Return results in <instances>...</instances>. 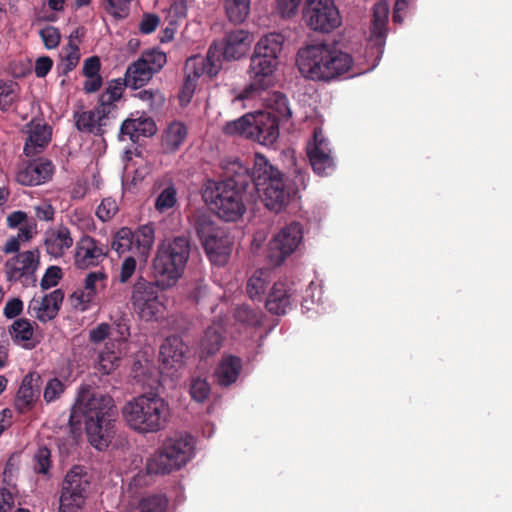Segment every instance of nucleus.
Returning <instances> with one entry per match:
<instances>
[{"label":"nucleus","instance_id":"1","mask_svg":"<svg viewBox=\"0 0 512 512\" xmlns=\"http://www.w3.org/2000/svg\"><path fill=\"white\" fill-rule=\"evenodd\" d=\"M224 179L207 180L202 188V198L220 219L226 222L239 220L246 212L244 194L251 185L249 168L238 159L224 165Z\"/></svg>","mask_w":512,"mask_h":512},{"label":"nucleus","instance_id":"2","mask_svg":"<svg viewBox=\"0 0 512 512\" xmlns=\"http://www.w3.org/2000/svg\"><path fill=\"white\" fill-rule=\"evenodd\" d=\"M117 415L114 399L102 392L82 387L74 404L69 423L73 426L82 418L84 429L90 444L104 450L114 436V423Z\"/></svg>","mask_w":512,"mask_h":512},{"label":"nucleus","instance_id":"3","mask_svg":"<svg viewBox=\"0 0 512 512\" xmlns=\"http://www.w3.org/2000/svg\"><path fill=\"white\" fill-rule=\"evenodd\" d=\"M296 64L303 77L328 82L348 72L353 59L334 43H317L299 49Z\"/></svg>","mask_w":512,"mask_h":512},{"label":"nucleus","instance_id":"4","mask_svg":"<svg viewBox=\"0 0 512 512\" xmlns=\"http://www.w3.org/2000/svg\"><path fill=\"white\" fill-rule=\"evenodd\" d=\"M122 417L126 425L140 435L158 433L169 422V403L157 393H143L124 404Z\"/></svg>","mask_w":512,"mask_h":512},{"label":"nucleus","instance_id":"5","mask_svg":"<svg viewBox=\"0 0 512 512\" xmlns=\"http://www.w3.org/2000/svg\"><path fill=\"white\" fill-rule=\"evenodd\" d=\"M191 244L185 235L163 240L157 248L153 260V273L161 289H167L176 284L184 273L190 256Z\"/></svg>","mask_w":512,"mask_h":512},{"label":"nucleus","instance_id":"6","mask_svg":"<svg viewBox=\"0 0 512 512\" xmlns=\"http://www.w3.org/2000/svg\"><path fill=\"white\" fill-rule=\"evenodd\" d=\"M249 176L251 184L269 210L278 213L286 207L290 192L284 183L283 174L265 156L255 155Z\"/></svg>","mask_w":512,"mask_h":512},{"label":"nucleus","instance_id":"7","mask_svg":"<svg viewBox=\"0 0 512 512\" xmlns=\"http://www.w3.org/2000/svg\"><path fill=\"white\" fill-rule=\"evenodd\" d=\"M193 438L189 435H175L165 440L161 448L147 461L150 472L168 474L186 465L192 458Z\"/></svg>","mask_w":512,"mask_h":512},{"label":"nucleus","instance_id":"8","mask_svg":"<svg viewBox=\"0 0 512 512\" xmlns=\"http://www.w3.org/2000/svg\"><path fill=\"white\" fill-rule=\"evenodd\" d=\"M195 230L212 264L223 266L231 253V239L218 227L210 216L201 214L195 222Z\"/></svg>","mask_w":512,"mask_h":512},{"label":"nucleus","instance_id":"9","mask_svg":"<svg viewBox=\"0 0 512 512\" xmlns=\"http://www.w3.org/2000/svg\"><path fill=\"white\" fill-rule=\"evenodd\" d=\"M90 476L82 466L72 467L62 482L59 512H80L89 494Z\"/></svg>","mask_w":512,"mask_h":512},{"label":"nucleus","instance_id":"10","mask_svg":"<svg viewBox=\"0 0 512 512\" xmlns=\"http://www.w3.org/2000/svg\"><path fill=\"white\" fill-rule=\"evenodd\" d=\"M161 285L158 279L149 281L143 276L137 277L131 288L130 301L136 314L144 321L156 320L164 308L159 296Z\"/></svg>","mask_w":512,"mask_h":512},{"label":"nucleus","instance_id":"11","mask_svg":"<svg viewBox=\"0 0 512 512\" xmlns=\"http://www.w3.org/2000/svg\"><path fill=\"white\" fill-rule=\"evenodd\" d=\"M278 64L279 61H274L271 57L253 53L247 70L250 83L235 100L252 98L254 94L269 88L273 84V76Z\"/></svg>","mask_w":512,"mask_h":512},{"label":"nucleus","instance_id":"12","mask_svg":"<svg viewBox=\"0 0 512 512\" xmlns=\"http://www.w3.org/2000/svg\"><path fill=\"white\" fill-rule=\"evenodd\" d=\"M304 18L312 30L324 33L335 30L342 23L334 0H307Z\"/></svg>","mask_w":512,"mask_h":512},{"label":"nucleus","instance_id":"13","mask_svg":"<svg viewBox=\"0 0 512 512\" xmlns=\"http://www.w3.org/2000/svg\"><path fill=\"white\" fill-rule=\"evenodd\" d=\"M38 249L18 253L5 263V274L8 282H19L24 287L35 286L36 271L40 263Z\"/></svg>","mask_w":512,"mask_h":512},{"label":"nucleus","instance_id":"14","mask_svg":"<svg viewBox=\"0 0 512 512\" xmlns=\"http://www.w3.org/2000/svg\"><path fill=\"white\" fill-rule=\"evenodd\" d=\"M113 337L105 345V349L99 355V364L105 373L109 374L117 365V362L128 354V338L130 326L128 320L121 318L115 323Z\"/></svg>","mask_w":512,"mask_h":512},{"label":"nucleus","instance_id":"15","mask_svg":"<svg viewBox=\"0 0 512 512\" xmlns=\"http://www.w3.org/2000/svg\"><path fill=\"white\" fill-rule=\"evenodd\" d=\"M306 151L311 167L317 175L328 176L335 170L336 164L332 149L322 128L314 129L313 138L308 142Z\"/></svg>","mask_w":512,"mask_h":512},{"label":"nucleus","instance_id":"16","mask_svg":"<svg viewBox=\"0 0 512 512\" xmlns=\"http://www.w3.org/2000/svg\"><path fill=\"white\" fill-rule=\"evenodd\" d=\"M389 12L390 7L387 1H379L373 6L367 49L377 62L384 52Z\"/></svg>","mask_w":512,"mask_h":512},{"label":"nucleus","instance_id":"17","mask_svg":"<svg viewBox=\"0 0 512 512\" xmlns=\"http://www.w3.org/2000/svg\"><path fill=\"white\" fill-rule=\"evenodd\" d=\"M303 239V228L299 222L284 226L270 242V258L276 264H281L292 254Z\"/></svg>","mask_w":512,"mask_h":512},{"label":"nucleus","instance_id":"18","mask_svg":"<svg viewBox=\"0 0 512 512\" xmlns=\"http://www.w3.org/2000/svg\"><path fill=\"white\" fill-rule=\"evenodd\" d=\"M54 165L51 160L38 158L21 163L16 171V182L23 186H38L52 178Z\"/></svg>","mask_w":512,"mask_h":512},{"label":"nucleus","instance_id":"19","mask_svg":"<svg viewBox=\"0 0 512 512\" xmlns=\"http://www.w3.org/2000/svg\"><path fill=\"white\" fill-rule=\"evenodd\" d=\"M222 68L221 49L216 43L210 45L205 57L195 55L185 63V75L198 79L203 75L215 77Z\"/></svg>","mask_w":512,"mask_h":512},{"label":"nucleus","instance_id":"20","mask_svg":"<svg viewBox=\"0 0 512 512\" xmlns=\"http://www.w3.org/2000/svg\"><path fill=\"white\" fill-rule=\"evenodd\" d=\"M297 289L295 283L289 279L276 281L270 289L265 306L269 312L275 315H284L296 300Z\"/></svg>","mask_w":512,"mask_h":512},{"label":"nucleus","instance_id":"21","mask_svg":"<svg viewBox=\"0 0 512 512\" xmlns=\"http://www.w3.org/2000/svg\"><path fill=\"white\" fill-rule=\"evenodd\" d=\"M253 42L252 35L244 29H235L225 34L223 41L218 44L221 49V60L235 61L244 57Z\"/></svg>","mask_w":512,"mask_h":512},{"label":"nucleus","instance_id":"22","mask_svg":"<svg viewBox=\"0 0 512 512\" xmlns=\"http://www.w3.org/2000/svg\"><path fill=\"white\" fill-rule=\"evenodd\" d=\"M64 299V293L61 289H56L43 296L40 300L32 299L29 303V313L34 315L40 322L46 323L53 320L61 308Z\"/></svg>","mask_w":512,"mask_h":512},{"label":"nucleus","instance_id":"23","mask_svg":"<svg viewBox=\"0 0 512 512\" xmlns=\"http://www.w3.org/2000/svg\"><path fill=\"white\" fill-rule=\"evenodd\" d=\"M106 256L104 247L91 236H83L76 246L75 264L85 269L98 265Z\"/></svg>","mask_w":512,"mask_h":512},{"label":"nucleus","instance_id":"24","mask_svg":"<svg viewBox=\"0 0 512 512\" xmlns=\"http://www.w3.org/2000/svg\"><path fill=\"white\" fill-rule=\"evenodd\" d=\"M279 124L269 114H253L251 139L264 146L273 145L279 137Z\"/></svg>","mask_w":512,"mask_h":512},{"label":"nucleus","instance_id":"25","mask_svg":"<svg viewBox=\"0 0 512 512\" xmlns=\"http://www.w3.org/2000/svg\"><path fill=\"white\" fill-rule=\"evenodd\" d=\"M106 275L101 271L90 272L84 281V288L72 294L75 306L82 311L88 309L97 293L105 287Z\"/></svg>","mask_w":512,"mask_h":512},{"label":"nucleus","instance_id":"26","mask_svg":"<svg viewBox=\"0 0 512 512\" xmlns=\"http://www.w3.org/2000/svg\"><path fill=\"white\" fill-rule=\"evenodd\" d=\"M157 131L156 124L151 117L141 115L138 118L126 119L121 127L119 139L128 138L133 143L139 141L140 137H151Z\"/></svg>","mask_w":512,"mask_h":512},{"label":"nucleus","instance_id":"27","mask_svg":"<svg viewBox=\"0 0 512 512\" xmlns=\"http://www.w3.org/2000/svg\"><path fill=\"white\" fill-rule=\"evenodd\" d=\"M102 113L103 111H99L96 107L93 110L75 112L73 118L76 129L82 133L102 136L109 121V117Z\"/></svg>","mask_w":512,"mask_h":512},{"label":"nucleus","instance_id":"28","mask_svg":"<svg viewBox=\"0 0 512 512\" xmlns=\"http://www.w3.org/2000/svg\"><path fill=\"white\" fill-rule=\"evenodd\" d=\"M29 135L23 148L28 157L36 156L48 146L51 141L52 128L46 123H34L29 125Z\"/></svg>","mask_w":512,"mask_h":512},{"label":"nucleus","instance_id":"29","mask_svg":"<svg viewBox=\"0 0 512 512\" xmlns=\"http://www.w3.org/2000/svg\"><path fill=\"white\" fill-rule=\"evenodd\" d=\"M40 376L34 373H28L24 376L15 398V408L20 413L29 411L37 397L39 396Z\"/></svg>","mask_w":512,"mask_h":512},{"label":"nucleus","instance_id":"30","mask_svg":"<svg viewBox=\"0 0 512 512\" xmlns=\"http://www.w3.org/2000/svg\"><path fill=\"white\" fill-rule=\"evenodd\" d=\"M44 244L46 251L53 257L63 256L65 250L73 245V239L67 227L60 225L45 233Z\"/></svg>","mask_w":512,"mask_h":512},{"label":"nucleus","instance_id":"31","mask_svg":"<svg viewBox=\"0 0 512 512\" xmlns=\"http://www.w3.org/2000/svg\"><path fill=\"white\" fill-rule=\"evenodd\" d=\"M187 353V346L177 336L168 337L160 347L159 358L165 367L181 365Z\"/></svg>","mask_w":512,"mask_h":512},{"label":"nucleus","instance_id":"32","mask_svg":"<svg viewBox=\"0 0 512 512\" xmlns=\"http://www.w3.org/2000/svg\"><path fill=\"white\" fill-rule=\"evenodd\" d=\"M266 111L263 113L269 114L277 122L287 121L292 116V110L290 107L287 96L279 91H274L267 94L264 99Z\"/></svg>","mask_w":512,"mask_h":512},{"label":"nucleus","instance_id":"33","mask_svg":"<svg viewBox=\"0 0 512 512\" xmlns=\"http://www.w3.org/2000/svg\"><path fill=\"white\" fill-rule=\"evenodd\" d=\"M241 368L242 361L239 357L233 355L223 356L215 371L216 382L223 387L230 386L238 379Z\"/></svg>","mask_w":512,"mask_h":512},{"label":"nucleus","instance_id":"34","mask_svg":"<svg viewBox=\"0 0 512 512\" xmlns=\"http://www.w3.org/2000/svg\"><path fill=\"white\" fill-rule=\"evenodd\" d=\"M8 331L14 343L25 349H33L38 343V341H34L33 325L26 318L15 320Z\"/></svg>","mask_w":512,"mask_h":512},{"label":"nucleus","instance_id":"35","mask_svg":"<svg viewBox=\"0 0 512 512\" xmlns=\"http://www.w3.org/2000/svg\"><path fill=\"white\" fill-rule=\"evenodd\" d=\"M285 37L278 32H271L263 35L255 44L253 53L271 57L274 61H279V56L283 49Z\"/></svg>","mask_w":512,"mask_h":512},{"label":"nucleus","instance_id":"36","mask_svg":"<svg viewBox=\"0 0 512 512\" xmlns=\"http://www.w3.org/2000/svg\"><path fill=\"white\" fill-rule=\"evenodd\" d=\"M154 73L150 68L138 58L131 63L125 73V84L133 89L143 87L152 77Z\"/></svg>","mask_w":512,"mask_h":512},{"label":"nucleus","instance_id":"37","mask_svg":"<svg viewBox=\"0 0 512 512\" xmlns=\"http://www.w3.org/2000/svg\"><path fill=\"white\" fill-rule=\"evenodd\" d=\"M20 101V86L12 79H0V111L8 112Z\"/></svg>","mask_w":512,"mask_h":512},{"label":"nucleus","instance_id":"38","mask_svg":"<svg viewBox=\"0 0 512 512\" xmlns=\"http://www.w3.org/2000/svg\"><path fill=\"white\" fill-rule=\"evenodd\" d=\"M187 137V127L180 121L168 125L162 139V145L169 152L176 151Z\"/></svg>","mask_w":512,"mask_h":512},{"label":"nucleus","instance_id":"39","mask_svg":"<svg viewBox=\"0 0 512 512\" xmlns=\"http://www.w3.org/2000/svg\"><path fill=\"white\" fill-rule=\"evenodd\" d=\"M270 282V271L266 269L256 270L247 282V293L253 300L261 301L267 285Z\"/></svg>","mask_w":512,"mask_h":512},{"label":"nucleus","instance_id":"40","mask_svg":"<svg viewBox=\"0 0 512 512\" xmlns=\"http://www.w3.org/2000/svg\"><path fill=\"white\" fill-rule=\"evenodd\" d=\"M253 113H247L238 119L227 122L223 127V133L228 136H239L251 139Z\"/></svg>","mask_w":512,"mask_h":512},{"label":"nucleus","instance_id":"41","mask_svg":"<svg viewBox=\"0 0 512 512\" xmlns=\"http://www.w3.org/2000/svg\"><path fill=\"white\" fill-rule=\"evenodd\" d=\"M251 0H225L224 8L230 22L240 24L250 12Z\"/></svg>","mask_w":512,"mask_h":512},{"label":"nucleus","instance_id":"42","mask_svg":"<svg viewBox=\"0 0 512 512\" xmlns=\"http://www.w3.org/2000/svg\"><path fill=\"white\" fill-rule=\"evenodd\" d=\"M222 339L220 326L208 327L200 343L202 352L206 355L215 354L221 347Z\"/></svg>","mask_w":512,"mask_h":512},{"label":"nucleus","instance_id":"43","mask_svg":"<svg viewBox=\"0 0 512 512\" xmlns=\"http://www.w3.org/2000/svg\"><path fill=\"white\" fill-rule=\"evenodd\" d=\"M177 204V190L173 184H169L158 194L155 200V209L159 213H165Z\"/></svg>","mask_w":512,"mask_h":512},{"label":"nucleus","instance_id":"44","mask_svg":"<svg viewBox=\"0 0 512 512\" xmlns=\"http://www.w3.org/2000/svg\"><path fill=\"white\" fill-rule=\"evenodd\" d=\"M139 58L145 62L154 74L158 73L167 62L166 54L158 48L143 51Z\"/></svg>","mask_w":512,"mask_h":512},{"label":"nucleus","instance_id":"45","mask_svg":"<svg viewBox=\"0 0 512 512\" xmlns=\"http://www.w3.org/2000/svg\"><path fill=\"white\" fill-rule=\"evenodd\" d=\"M134 241V233L132 230L130 228L123 227L115 234L111 247L121 255L131 250Z\"/></svg>","mask_w":512,"mask_h":512},{"label":"nucleus","instance_id":"46","mask_svg":"<svg viewBox=\"0 0 512 512\" xmlns=\"http://www.w3.org/2000/svg\"><path fill=\"white\" fill-rule=\"evenodd\" d=\"M134 239L140 253L146 254L152 247L155 239V231L152 225H143L134 233Z\"/></svg>","mask_w":512,"mask_h":512},{"label":"nucleus","instance_id":"47","mask_svg":"<svg viewBox=\"0 0 512 512\" xmlns=\"http://www.w3.org/2000/svg\"><path fill=\"white\" fill-rule=\"evenodd\" d=\"M73 34L70 35L69 43L65 48V55L59 67H62V72L67 74L72 71L78 64L80 59L79 47L72 40Z\"/></svg>","mask_w":512,"mask_h":512},{"label":"nucleus","instance_id":"48","mask_svg":"<svg viewBox=\"0 0 512 512\" xmlns=\"http://www.w3.org/2000/svg\"><path fill=\"white\" fill-rule=\"evenodd\" d=\"M51 465V451L46 446H40L33 457L34 472L37 474L48 475Z\"/></svg>","mask_w":512,"mask_h":512},{"label":"nucleus","instance_id":"49","mask_svg":"<svg viewBox=\"0 0 512 512\" xmlns=\"http://www.w3.org/2000/svg\"><path fill=\"white\" fill-rule=\"evenodd\" d=\"M210 391V385L206 379L200 377L191 379L189 393L194 401L198 403L205 402L210 395Z\"/></svg>","mask_w":512,"mask_h":512},{"label":"nucleus","instance_id":"50","mask_svg":"<svg viewBox=\"0 0 512 512\" xmlns=\"http://www.w3.org/2000/svg\"><path fill=\"white\" fill-rule=\"evenodd\" d=\"M234 317L238 322L249 326L261 324V312L248 305H240L235 309Z\"/></svg>","mask_w":512,"mask_h":512},{"label":"nucleus","instance_id":"51","mask_svg":"<svg viewBox=\"0 0 512 512\" xmlns=\"http://www.w3.org/2000/svg\"><path fill=\"white\" fill-rule=\"evenodd\" d=\"M66 389L65 384L58 378L54 377L47 381L44 391L43 398L46 403H52L58 400Z\"/></svg>","mask_w":512,"mask_h":512},{"label":"nucleus","instance_id":"52","mask_svg":"<svg viewBox=\"0 0 512 512\" xmlns=\"http://www.w3.org/2000/svg\"><path fill=\"white\" fill-rule=\"evenodd\" d=\"M106 11L114 18L122 19L128 15L129 1L127 0H104Z\"/></svg>","mask_w":512,"mask_h":512},{"label":"nucleus","instance_id":"53","mask_svg":"<svg viewBox=\"0 0 512 512\" xmlns=\"http://www.w3.org/2000/svg\"><path fill=\"white\" fill-rule=\"evenodd\" d=\"M187 16V0H172L168 8L170 24H176Z\"/></svg>","mask_w":512,"mask_h":512},{"label":"nucleus","instance_id":"54","mask_svg":"<svg viewBox=\"0 0 512 512\" xmlns=\"http://www.w3.org/2000/svg\"><path fill=\"white\" fill-rule=\"evenodd\" d=\"M118 211L117 203L112 198H105L102 200L97 208L96 215L102 221L110 220Z\"/></svg>","mask_w":512,"mask_h":512},{"label":"nucleus","instance_id":"55","mask_svg":"<svg viewBox=\"0 0 512 512\" xmlns=\"http://www.w3.org/2000/svg\"><path fill=\"white\" fill-rule=\"evenodd\" d=\"M39 34L47 49H54L59 45L61 36L57 28L53 26H46L40 30Z\"/></svg>","mask_w":512,"mask_h":512},{"label":"nucleus","instance_id":"56","mask_svg":"<svg viewBox=\"0 0 512 512\" xmlns=\"http://www.w3.org/2000/svg\"><path fill=\"white\" fill-rule=\"evenodd\" d=\"M62 277V270L58 266H50L47 268L44 273L40 286L43 290H47L51 287H54L58 284L59 280Z\"/></svg>","mask_w":512,"mask_h":512},{"label":"nucleus","instance_id":"57","mask_svg":"<svg viewBox=\"0 0 512 512\" xmlns=\"http://www.w3.org/2000/svg\"><path fill=\"white\" fill-rule=\"evenodd\" d=\"M160 24V18L153 13H145L139 22L138 29L140 33L148 35L154 32Z\"/></svg>","mask_w":512,"mask_h":512},{"label":"nucleus","instance_id":"58","mask_svg":"<svg viewBox=\"0 0 512 512\" xmlns=\"http://www.w3.org/2000/svg\"><path fill=\"white\" fill-rule=\"evenodd\" d=\"M159 473L150 472L146 468L145 471H139L129 483V489L134 490L137 488L148 486L152 483L153 475H158Z\"/></svg>","mask_w":512,"mask_h":512},{"label":"nucleus","instance_id":"59","mask_svg":"<svg viewBox=\"0 0 512 512\" xmlns=\"http://www.w3.org/2000/svg\"><path fill=\"white\" fill-rule=\"evenodd\" d=\"M136 270V260L132 256L126 257L120 267L119 281L126 283Z\"/></svg>","mask_w":512,"mask_h":512},{"label":"nucleus","instance_id":"60","mask_svg":"<svg viewBox=\"0 0 512 512\" xmlns=\"http://www.w3.org/2000/svg\"><path fill=\"white\" fill-rule=\"evenodd\" d=\"M23 311V302L19 298H12L4 306L3 313L8 319L19 316Z\"/></svg>","mask_w":512,"mask_h":512},{"label":"nucleus","instance_id":"61","mask_svg":"<svg viewBox=\"0 0 512 512\" xmlns=\"http://www.w3.org/2000/svg\"><path fill=\"white\" fill-rule=\"evenodd\" d=\"M100 68L101 64L99 58L97 56H91L85 59L82 72L85 77L100 76Z\"/></svg>","mask_w":512,"mask_h":512},{"label":"nucleus","instance_id":"62","mask_svg":"<svg viewBox=\"0 0 512 512\" xmlns=\"http://www.w3.org/2000/svg\"><path fill=\"white\" fill-rule=\"evenodd\" d=\"M52 66H53V61L50 57L42 56V57L37 58V60L35 62V66H34L35 75L38 78L45 77L50 72Z\"/></svg>","mask_w":512,"mask_h":512},{"label":"nucleus","instance_id":"63","mask_svg":"<svg viewBox=\"0 0 512 512\" xmlns=\"http://www.w3.org/2000/svg\"><path fill=\"white\" fill-rule=\"evenodd\" d=\"M301 0H277V8L283 17H290L296 12Z\"/></svg>","mask_w":512,"mask_h":512},{"label":"nucleus","instance_id":"64","mask_svg":"<svg viewBox=\"0 0 512 512\" xmlns=\"http://www.w3.org/2000/svg\"><path fill=\"white\" fill-rule=\"evenodd\" d=\"M110 334V325L101 323L97 327L90 330L89 338L93 343H100L105 340Z\"/></svg>","mask_w":512,"mask_h":512}]
</instances>
